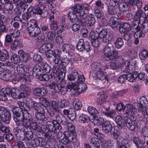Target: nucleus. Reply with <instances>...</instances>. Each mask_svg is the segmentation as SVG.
Listing matches in <instances>:
<instances>
[{
    "mask_svg": "<svg viewBox=\"0 0 148 148\" xmlns=\"http://www.w3.org/2000/svg\"><path fill=\"white\" fill-rule=\"evenodd\" d=\"M115 121L119 128H122L126 125L128 129L134 131L137 127V123L127 116H125L123 119L121 116L117 115L115 117Z\"/></svg>",
    "mask_w": 148,
    "mask_h": 148,
    "instance_id": "f257e3e1",
    "label": "nucleus"
},
{
    "mask_svg": "<svg viewBox=\"0 0 148 148\" xmlns=\"http://www.w3.org/2000/svg\"><path fill=\"white\" fill-rule=\"evenodd\" d=\"M25 24H27V29L30 36L36 37L40 33L41 30L38 25L36 21L32 19L28 23L25 22Z\"/></svg>",
    "mask_w": 148,
    "mask_h": 148,
    "instance_id": "f03ea898",
    "label": "nucleus"
},
{
    "mask_svg": "<svg viewBox=\"0 0 148 148\" xmlns=\"http://www.w3.org/2000/svg\"><path fill=\"white\" fill-rule=\"evenodd\" d=\"M41 127L42 130L44 132V136L45 138L48 139L53 138L56 135L57 132L56 130H55L53 124L48 126L42 125Z\"/></svg>",
    "mask_w": 148,
    "mask_h": 148,
    "instance_id": "7ed1b4c3",
    "label": "nucleus"
},
{
    "mask_svg": "<svg viewBox=\"0 0 148 148\" xmlns=\"http://www.w3.org/2000/svg\"><path fill=\"white\" fill-rule=\"evenodd\" d=\"M18 122L17 124V125L18 126H23L28 129L30 128L29 127H31L33 130L38 132H40L42 130V127L37 124L34 120L33 119L27 122L25 121Z\"/></svg>",
    "mask_w": 148,
    "mask_h": 148,
    "instance_id": "20e7f679",
    "label": "nucleus"
},
{
    "mask_svg": "<svg viewBox=\"0 0 148 148\" xmlns=\"http://www.w3.org/2000/svg\"><path fill=\"white\" fill-rule=\"evenodd\" d=\"M68 79L71 81H74L78 84L80 82L85 81V77L83 75H79L76 70L73 71L72 73L67 76Z\"/></svg>",
    "mask_w": 148,
    "mask_h": 148,
    "instance_id": "39448f33",
    "label": "nucleus"
},
{
    "mask_svg": "<svg viewBox=\"0 0 148 148\" xmlns=\"http://www.w3.org/2000/svg\"><path fill=\"white\" fill-rule=\"evenodd\" d=\"M11 110L14 115V120L17 125V123H18V122L23 121L22 120H20V118L23 114V111L21 108L14 106H11Z\"/></svg>",
    "mask_w": 148,
    "mask_h": 148,
    "instance_id": "423d86ee",
    "label": "nucleus"
},
{
    "mask_svg": "<svg viewBox=\"0 0 148 148\" xmlns=\"http://www.w3.org/2000/svg\"><path fill=\"white\" fill-rule=\"evenodd\" d=\"M11 114L5 108L0 106V118L3 122L9 123L11 119Z\"/></svg>",
    "mask_w": 148,
    "mask_h": 148,
    "instance_id": "0eeeda50",
    "label": "nucleus"
},
{
    "mask_svg": "<svg viewBox=\"0 0 148 148\" xmlns=\"http://www.w3.org/2000/svg\"><path fill=\"white\" fill-rule=\"evenodd\" d=\"M130 62L128 61L126 62L124 64L125 69L126 71L129 73L127 75H126V80L130 82H134L136 78L137 71H134L133 73H130L131 72Z\"/></svg>",
    "mask_w": 148,
    "mask_h": 148,
    "instance_id": "6e6552de",
    "label": "nucleus"
},
{
    "mask_svg": "<svg viewBox=\"0 0 148 148\" xmlns=\"http://www.w3.org/2000/svg\"><path fill=\"white\" fill-rule=\"evenodd\" d=\"M135 107L133 104L128 103L124 106V112L127 115H130L131 117V119L135 121L136 119L135 114L134 111L135 110Z\"/></svg>",
    "mask_w": 148,
    "mask_h": 148,
    "instance_id": "1a4fd4ad",
    "label": "nucleus"
},
{
    "mask_svg": "<svg viewBox=\"0 0 148 148\" xmlns=\"http://www.w3.org/2000/svg\"><path fill=\"white\" fill-rule=\"evenodd\" d=\"M32 146L34 147L45 146L47 144L46 140L41 138H35L31 140Z\"/></svg>",
    "mask_w": 148,
    "mask_h": 148,
    "instance_id": "9d476101",
    "label": "nucleus"
},
{
    "mask_svg": "<svg viewBox=\"0 0 148 148\" xmlns=\"http://www.w3.org/2000/svg\"><path fill=\"white\" fill-rule=\"evenodd\" d=\"M110 109V107H105L103 106L99 109V110L105 116L113 119L116 116V114L114 110H109Z\"/></svg>",
    "mask_w": 148,
    "mask_h": 148,
    "instance_id": "9b49d317",
    "label": "nucleus"
},
{
    "mask_svg": "<svg viewBox=\"0 0 148 148\" xmlns=\"http://www.w3.org/2000/svg\"><path fill=\"white\" fill-rule=\"evenodd\" d=\"M73 10L75 12L79 14L80 17L82 19L86 18L88 15L87 13L83 10L82 4L79 3L75 4L73 6Z\"/></svg>",
    "mask_w": 148,
    "mask_h": 148,
    "instance_id": "f8f14e48",
    "label": "nucleus"
},
{
    "mask_svg": "<svg viewBox=\"0 0 148 148\" xmlns=\"http://www.w3.org/2000/svg\"><path fill=\"white\" fill-rule=\"evenodd\" d=\"M62 69V67L61 68H59L56 65L54 66L51 70L53 74H52L51 73L50 75L51 77H52L53 76H55L58 75L59 78L60 80H62L65 77L66 72H65L64 75L62 77V75L63 71L62 70H61Z\"/></svg>",
    "mask_w": 148,
    "mask_h": 148,
    "instance_id": "ddd939ff",
    "label": "nucleus"
},
{
    "mask_svg": "<svg viewBox=\"0 0 148 148\" xmlns=\"http://www.w3.org/2000/svg\"><path fill=\"white\" fill-rule=\"evenodd\" d=\"M120 21V19L119 17H112L110 19V25L112 29L116 31L118 30L120 25H121Z\"/></svg>",
    "mask_w": 148,
    "mask_h": 148,
    "instance_id": "4468645a",
    "label": "nucleus"
},
{
    "mask_svg": "<svg viewBox=\"0 0 148 148\" xmlns=\"http://www.w3.org/2000/svg\"><path fill=\"white\" fill-rule=\"evenodd\" d=\"M54 122L60 123L62 125H66L68 123V119L64 115L58 114L53 119Z\"/></svg>",
    "mask_w": 148,
    "mask_h": 148,
    "instance_id": "2eb2a0df",
    "label": "nucleus"
},
{
    "mask_svg": "<svg viewBox=\"0 0 148 148\" xmlns=\"http://www.w3.org/2000/svg\"><path fill=\"white\" fill-rule=\"evenodd\" d=\"M147 103V99L144 97L140 98V103L137 104V106L139 111L142 114L147 110L145 106Z\"/></svg>",
    "mask_w": 148,
    "mask_h": 148,
    "instance_id": "dca6fc26",
    "label": "nucleus"
},
{
    "mask_svg": "<svg viewBox=\"0 0 148 148\" xmlns=\"http://www.w3.org/2000/svg\"><path fill=\"white\" fill-rule=\"evenodd\" d=\"M68 16L70 20V21L73 23H82L84 22L83 19H80L77 17V16L75 12L72 11L69 12L68 14Z\"/></svg>",
    "mask_w": 148,
    "mask_h": 148,
    "instance_id": "f3484780",
    "label": "nucleus"
},
{
    "mask_svg": "<svg viewBox=\"0 0 148 148\" xmlns=\"http://www.w3.org/2000/svg\"><path fill=\"white\" fill-rule=\"evenodd\" d=\"M43 71L41 67L39 65L37 64L34 66L32 69V73L33 75V77L36 78H38L40 75H41L43 73Z\"/></svg>",
    "mask_w": 148,
    "mask_h": 148,
    "instance_id": "a211bd4d",
    "label": "nucleus"
},
{
    "mask_svg": "<svg viewBox=\"0 0 148 148\" xmlns=\"http://www.w3.org/2000/svg\"><path fill=\"white\" fill-rule=\"evenodd\" d=\"M22 127L20 128L19 127H14L13 130V132L16 136L21 140H24V138L23 137V132L25 130L24 129L23 126Z\"/></svg>",
    "mask_w": 148,
    "mask_h": 148,
    "instance_id": "6ab92c4d",
    "label": "nucleus"
},
{
    "mask_svg": "<svg viewBox=\"0 0 148 148\" xmlns=\"http://www.w3.org/2000/svg\"><path fill=\"white\" fill-rule=\"evenodd\" d=\"M10 88L8 87L2 88L0 91V100L5 101L8 99L9 97V92L10 91Z\"/></svg>",
    "mask_w": 148,
    "mask_h": 148,
    "instance_id": "aec40b11",
    "label": "nucleus"
},
{
    "mask_svg": "<svg viewBox=\"0 0 148 148\" xmlns=\"http://www.w3.org/2000/svg\"><path fill=\"white\" fill-rule=\"evenodd\" d=\"M69 63H70L71 65L72 64H73V62L71 59H69L67 57H63V58H62V69L61 70H62L63 71L62 72V77L64 75L65 72H66V68L67 66Z\"/></svg>",
    "mask_w": 148,
    "mask_h": 148,
    "instance_id": "412c9836",
    "label": "nucleus"
},
{
    "mask_svg": "<svg viewBox=\"0 0 148 148\" xmlns=\"http://www.w3.org/2000/svg\"><path fill=\"white\" fill-rule=\"evenodd\" d=\"M118 51L116 50L114 47L113 49L111 50L104 59L106 61H109L112 59L116 58L118 55Z\"/></svg>",
    "mask_w": 148,
    "mask_h": 148,
    "instance_id": "4be33fe9",
    "label": "nucleus"
},
{
    "mask_svg": "<svg viewBox=\"0 0 148 148\" xmlns=\"http://www.w3.org/2000/svg\"><path fill=\"white\" fill-rule=\"evenodd\" d=\"M25 130L23 132V137L24 138V140H29L33 137V134L32 131L30 128L28 129L24 127Z\"/></svg>",
    "mask_w": 148,
    "mask_h": 148,
    "instance_id": "5701e85b",
    "label": "nucleus"
},
{
    "mask_svg": "<svg viewBox=\"0 0 148 148\" xmlns=\"http://www.w3.org/2000/svg\"><path fill=\"white\" fill-rule=\"evenodd\" d=\"M34 94L38 97L44 96L46 95L47 91L44 87L36 88L33 90Z\"/></svg>",
    "mask_w": 148,
    "mask_h": 148,
    "instance_id": "b1692460",
    "label": "nucleus"
},
{
    "mask_svg": "<svg viewBox=\"0 0 148 148\" xmlns=\"http://www.w3.org/2000/svg\"><path fill=\"white\" fill-rule=\"evenodd\" d=\"M74 47L68 44H65L62 46V50L66 53H67L71 56H72L74 52Z\"/></svg>",
    "mask_w": 148,
    "mask_h": 148,
    "instance_id": "393cba45",
    "label": "nucleus"
},
{
    "mask_svg": "<svg viewBox=\"0 0 148 148\" xmlns=\"http://www.w3.org/2000/svg\"><path fill=\"white\" fill-rule=\"evenodd\" d=\"M112 126L110 121H106L103 123L102 126V131L105 133H108L111 131Z\"/></svg>",
    "mask_w": 148,
    "mask_h": 148,
    "instance_id": "a878e982",
    "label": "nucleus"
},
{
    "mask_svg": "<svg viewBox=\"0 0 148 148\" xmlns=\"http://www.w3.org/2000/svg\"><path fill=\"white\" fill-rule=\"evenodd\" d=\"M131 29L130 24L125 22L123 24H121L119 27V32L121 34L125 32H129Z\"/></svg>",
    "mask_w": 148,
    "mask_h": 148,
    "instance_id": "bb28decb",
    "label": "nucleus"
},
{
    "mask_svg": "<svg viewBox=\"0 0 148 148\" xmlns=\"http://www.w3.org/2000/svg\"><path fill=\"white\" fill-rule=\"evenodd\" d=\"M10 91L9 92V97H11L15 99L21 98V91L16 88H14L12 89L10 88Z\"/></svg>",
    "mask_w": 148,
    "mask_h": 148,
    "instance_id": "cd10ccee",
    "label": "nucleus"
},
{
    "mask_svg": "<svg viewBox=\"0 0 148 148\" xmlns=\"http://www.w3.org/2000/svg\"><path fill=\"white\" fill-rule=\"evenodd\" d=\"M50 16L49 20L50 21V27L51 29V30H56L58 29V25L57 21H54V13L52 11H51Z\"/></svg>",
    "mask_w": 148,
    "mask_h": 148,
    "instance_id": "c85d7f7f",
    "label": "nucleus"
},
{
    "mask_svg": "<svg viewBox=\"0 0 148 148\" xmlns=\"http://www.w3.org/2000/svg\"><path fill=\"white\" fill-rule=\"evenodd\" d=\"M110 62V67L112 70L120 68L122 65V63L116 58L112 59Z\"/></svg>",
    "mask_w": 148,
    "mask_h": 148,
    "instance_id": "c756f323",
    "label": "nucleus"
},
{
    "mask_svg": "<svg viewBox=\"0 0 148 148\" xmlns=\"http://www.w3.org/2000/svg\"><path fill=\"white\" fill-rule=\"evenodd\" d=\"M146 17V13L142 10L139 9L136 12L134 16V18L136 19L141 21L145 18Z\"/></svg>",
    "mask_w": 148,
    "mask_h": 148,
    "instance_id": "7c9ffc66",
    "label": "nucleus"
},
{
    "mask_svg": "<svg viewBox=\"0 0 148 148\" xmlns=\"http://www.w3.org/2000/svg\"><path fill=\"white\" fill-rule=\"evenodd\" d=\"M76 86V89L77 90V93L78 94L80 93L84 92L87 89V87L86 84L83 82H80Z\"/></svg>",
    "mask_w": 148,
    "mask_h": 148,
    "instance_id": "2f4dec72",
    "label": "nucleus"
},
{
    "mask_svg": "<svg viewBox=\"0 0 148 148\" xmlns=\"http://www.w3.org/2000/svg\"><path fill=\"white\" fill-rule=\"evenodd\" d=\"M52 47V45L50 43H47L42 45L39 49V52L43 54H45L48 51L51 49Z\"/></svg>",
    "mask_w": 148,
    "mask_h": 148,
    "instance_id": "473e14b6",
    "label": "nucleus"
},
{
    "mask_svg": "<svg viewBox=\"0 0 148 148\" xmlns=\"http://www.w3.org/2000/svg\"><path fill=\"white\" fill-rule=\"evenodd\" d=\"M108 68V66L106 65L103 66L101 63H95L92 69L94 71L98 72L106 70Z\"/></svg>",
    "mask_w": 148,
    "mask_h": 148,
    "instance_id": "72a5a7b5",
    "label": "nucleus"
},
{
    "mask_svg": "<svg viewBox=\"0 0 148 148\" xmlns=\"http://www.w3.org/2000/svg\"><path fill=\"white\" fill-rule=\"evenodd\" d=\"M57 87L56 88V92L62 95H64L68 90L66 87L62 86L61 84L59 83L58 84Z\"/></svg>",
    "mask_w": 148,
    "mask_h": 148,
    "instance_id": "f704fd0d",
    "label": "nucleus"
},
{
    "mask_svg": "<svg viewBox=\"0 0 148 148\" xmlns=\"http://www.w3.org/2000/svg\"><path fill=\"white\" fill-rule=\"evenodd\" d=\"M114 36V32L112 31H109L107 35L101 39H102L103 42L105 43H108L111 41Z\"/></svg>",
    "mask_w": 148,
    "mask_h": 148,
    "instance_id": "c9c22d12",
    "label": "nucleus"
},
{
    "mask_svg": "<svg viewBox=\"0 0 148 148\" xmlns=\"http://www.w3.org/2000/svg\"><path fill=\"white\" fill-rule=\"evenodd\" d=\"M35 115L36 121L39 122L45 121L47 120V118L45 117V113L35 112Z\"/></svg>",
    "mask_w": 148,
    "mask_h": 148,
    "instance_id": "e433bc0d",
    "label": "nucleus"
},
{
    "mask_svg": "<svg viewBox=\"0 0 148 148\" xmlns=\"http://www.w3.org/2000/svg\"><path fill=\"white\" fill-rule=\"evenodd\" d=\"M76 134L75 135L73 134H68L67 135L66 134L65 136L66 137L67 139L69 142L73 143L75 144L78 143V140L76 137Z\"/></svg>",
    "mask_w": 148,
    "mask_h": 148,
    "instance_id": "4c0bfd02",
    "label": "nucleus"
},
{
    "mask_svg": "<svg viewBox=\"0 0 148 148\" xmlns=\"http://www.w3.org/2000/svg\"><path fill=\"white\" fill-rule=\"evenodd\" d=\"M90 143L95 148H98L100 147L101 141L98 138L92 137L90 139Z\"/></svg>",
    "mask_w": 148,
    "mask_h": 148,
    "instance_id": "58836bf2",
    "label": "nucleus"
},
{
    "mask_svg": "<svg viewBox=\"0 0 148 148\" xmlns=\"http://www.w3.org/2000/svg\"><path fill=\"white\" fill-rule=\"evenodd\" d=\"M108 13L110 15H113L116 14L118 12V7L109 5L108 6Z\"/></svg>",
    "mask_w": 148,
    "mask_h": 148,
    "instance_id": "ea45409f",
    "label": "nucleus"
},
{
    "mask_svg": "<svg viewBox=\"0 0 148 148\" xmlns=\"http://www.w3.org/2000/svg\"><path fill=\"white\" fill-rule=\"evenodd\" d=\"M18 55L20 56L22 61L26 62L29 59V54L25 53L23 50H20L18 51Z\"/></svg>",
    "mask_w": 148,
    "mask_h": 148,
    "instance_id": "a19ab883",
    "label": "nucleus"
},
{
    "mask_svg": "<svg viewBox=\"0 0 148 148\" xmlns=\"http://www.w3.org/2000/svg\"><path fill=\"white\" fill-rule=\"evenodd\" d=\"M16 69L19 73L23 75L26 73L27 68L25 65L20 64L17 66Z\"/></svg>",
    "mask_w": 148,
    "mask_h": 148,
    "instance_id": "79ce46f5",
    "label": "nucleus"
},
{
    "mask_svg": "<svg viewBox=\"0 0 148 148\" xmlns=\"http://www.w3.org/2000/svg\"><path fill=\"white\" fill-rule=\"evenodd\" d=\"M129 4L126 2H120L118 6V9H119L120 11L123 12L126 11L128 8Z\"/></svg>",
    "mask_w": 148,
    "mask_h": 148,
    "instance_id": "37998d69",
    "label": "nucleus"
},
{
    "mask_svg": "<svg viewBox=\"0 0 148 148\" xmlns=\"http://www.w3.org/2000/svg\"><path fill=\"white\" fill-rule=\"evenodd\" d=\"M22 115V117L20 119V120H22L27 122L33 119L31 114L27 111L25 113L23 112V114Z\"/></svg>",
    "mask_w": 148,
    "mask_h": 148,
    "instance_id": "c03bdc74",
    "label": "nucleus"
},
{
    "mask_svg": "<svg viewBox=\"0 0 148 148\" xmlns=\"http://www.w3.org/2000/svg\"><path fill=\"white\" fill-rule=\"evenodd\" d=\"M17 104L20 108H21L22 110H23L28 112L30 110L29 106L26 102L18 101L17 102Z\"/></svg>",
    "mask_w": 148,
    "mask_h": 148,
    "instance_id": "a18cd8bd",
    "label": "nucleus"
},
{
    "mask_svg": "<svg viewBox=\"0 0 148 148\" xmlns=\"http://www.w3.org/2000/svg\"><path fill=\"white\" fill-rule=\"evenodd\" d=\"M114 47L111 43H109L107 45L103 48V52L104 54V58L108 55L111 50L113 49Z\"/></svg>",
    "mask_w": 148,
    "mask_h": 148,
    "instance_id": "49530a36",
    "label": "nucleus"
},
{
    "mask_svg": "<svg viewBox=\"0 0 148 148\" xmlns=\"http://www.w3.org/2000/svg\"><path fill=\"white\" fill-rule=\"evenodd\" d=\"M115 47L118 49H121L124 45L123 38L119 37L117 38L114 42Z\"/></svg>",
    "mask_w": 148,
    "mask_h": 148,
    "instance_id": "de8ad7c7",
    "label": "nucleus"
},
{
    "mask_svg": "<svg viewBox=\"0 0 148 148\" xmlns=\"http://www.w3.org/2000/svg\"><path fill=\"white\" fill-rule=\"evenodd\" d=\"M78 121L80 123H88L89 121V118L87 115L82 114L79 116Z\"/></svg>",
    "mask_w": 148,
    "mask_h": 148,
    "instance_id": "09e8293b",
    "label": "nucleus"
},
{
    "mask_svg": "<svg viewBox=\"0 0 148 148\" xmlns=\"http://www.w3.org/2000/svg\"><path fill=\"white\" fill-rule=\"evenodd\" d=\"M34 104V109L37 111L36 112H39L40 113L45 112L44 109L46 108L45 107L40 106L39 104L37 103H35Z\"/></svg>",
    "mask_w": 148,
    "mask_h": 148,
    "instance_id": "8fccbe9b",
    "label": "nucleus"
},
{
    "mask_svg": "<svg viewBox=\"0 0 148 148\" xmlns=\"http://www.w3.org/2000/svg\"><path fill=\"white\" fill-rule=\"evenodd\" d=\"M11 60L12 63L17 64L20 62L21 59L18 55L14 53L11 56Z\"/></svg>",
    "mask_w": 148,
    "mask_h": 148,
    "instance_id": "3c124183",
    "label": "nucleus"
},
{
    "mask_svg": "<svg viewBox=\"0 0 148 148\" xmlns=\"http://www.w3.org/2000/svg\"><path fill=\"white\" fill-rule=\"evenodd\" d=\"M139 56L141 60H145L148 58V51L146 49H144L140 52Z\"/></svg>",
    "mask_w": 148,
    "mask_h": 148,
    "instance_id": "603ef678",
    "label": "nucleus"
},
{
    "mask_svg": "<svg viewBox=\"0 0 148 148\" xmlns=\"http://www.w3.org/2000/svg\"><path fill=\"white\" fill-rule=\"evenodd\" d=\"M112 133L114 138L116 140L117 142L118 143L119 140L122 138L121 132L119 130L114 129Z\"/></svg>",
    "mask_w": 148,
    "mask_h": 148,
    "instance_id": "864d4df0",
    "label": "nucleus"
},
{
    "mask_svg": "<svg viewBox=\"0 0 148 148\" xmlns=\"http://www.w3.org/2000/svg\"><path fill=\"white\" fill-rule=\"evenodd\" d=\"M59 109H51L48 112V114L50 117L52 119H54L56 116L60 113Z\"/></svg>",
    "mask_w": 148,
    "mask_h": 148,
    "instance_id": "5fc2aeb1",
    "label": "nucleus"
},
{
    "mask_svg": "<svg viewBox=\"0 0 148 148\" xmlns=\"http://www.w3.org/2000/svg\"><path fill=\"white\" fill-rule=\"evenodd\" d=\"M141 27L138 29H137L134 30L135 34L134 35V37H137L139 38L143 37L145 36V34L143 30H141Z\"/></svg>",
    "mask_w": 148,
    "mask_h": 148,
    "instance_id": "6e6d98bb",
    "label": "nucleus"
},
{
    "mask_svg": "<svg viewBox=\"0 0 148 148\" xmlns=\"http://www.w3.org/2000/svg\"><path fill=\"white\" fill-rule=\"evenodd\" d=\"M21 46V42L18 40H15L10 46V47L12 50H15Z\"/></svg>",
    "mask_w": 148,
    "mask_h": 148,
    "instance_id": "4d7b16f0",
    "label": "nucleus"
},
{
    "mask_svg": "<svg viewBox=\"0 0 148 148\" xmlns=\"http://www.w3.org/2000/svg\"><path fill=\"white\" fill-rule=\"evenodd\" d=\"M106 73H104L102 71L97 72L95 74L96 77L99 79L101 80H103L106 79L107 77L106 75L105 74Z\"/></svg>",
    "mask_w": 148,
    "mask_h": 148,
    "instance_id": "13d9d810",
    "label": "nucleus"
},
{
    "mask_svg": "<svg viewBox=\"0 0 148 148\" xmlns=\"http://www.w3.org/2000/svg\"><path fill=\"white\" fill-rule=\"evenodd\" d=\"M85 43L84 40L82 39H80L78 41L76 46V48L79 51H83L84 49Z\"/></svg>",
    "mask_w": 148,
    "mask_h": 148,
    "instance_id": "bf43d9fd",
    "label": "nucleus"
},
{
    "mask_svg": "<svg viewBox=\"0 0 148 148\" xmlns=\"http://www.w3.org/2000/svg\"><path fill=\"white\" fill-rule=\"evenodd\" d=\"M89 113L93 116H96L98 115V111L97 110L92 106H89L87 108Z\"/></svg>",
    "mask_w": 148,
    "mask_h": 148,
    "instance_id": "052dcab7",
    "label": "nucleus"
},
{
    "mask_svg": "<svg viewBox=\"0 0 148 148\" xmlns=\"http://www.w3.org/2000/svg\"><path fill=\"white\" fill-rule=\"evenodd\" d=\"M134 21L132 22V28L134 30L136 29H138L140 27H141V26L139 25V24L140 23V21H139V20L135 19L134 18H133Z\"/></svg>",
    "mask_w": 148,
    "mask_h": 148,
    "instance_id": "680f3d73",
    "label": "nucleus"
},
{
    "mask_svg": "<svg viewBox=\"0 0 148 148\" xmlns=\"http://www.w3.org/2000/svg\"><path fill=\"white\" fill-rule=\"evenodd\" d=\"M73 104L75 108L77 110L80 109L82 106V102L78 99H75L74 100Z\"/></svg>",
    "mask_w": 148,
    "mask_h": 148,
    "instance_id": "e2e57ef3",
    "label": "nucleus"
},
{
    "mask_svg": "<svg viewBox=\"0 0 148 148\" xmlns=\"http://www.w3.org/2000/svg\"><path fill=\"white\" fill-rule=\"evenodd\" d=\"M104 119L101 117H95L93 120V123L94 125H99L102 124L104 123Z\"/></svg>",
    "mask_w": 148,
    "mask_h": 148,
    "instance_id": "0e129e2a",
    "label": "nucleus"
},
{
    "mask_svg": "<svg viewBox=\"0 0 148 148\" xmlns=\"http://www.w3.org/2000/svg\"><path fill=\"white\" fill-rule=\"evenodd\" d=\"M90 37L91 40L100 39L99 33L95 30L92 31L90 32Z\"/></svg>",
    "mask_w": 148,
    "mask_h": 148,
    "instance_id": "69168bd1",
    "label": "nucleus"
},
{
    "mask_svg": "<svg viewBox=\"0 0 148 148\" xmlns=\"http://www.w3.org/2000/svg\"><path fill=\"white\" fill-rule=\"evenodd\" d=\"M11 77V74L9 73H4L3 72L0 73V79L3 80L8 81Z\"/></svg>",
    "mask_w": 148,
    "mask_h": 148,
    "instance_id": "338daca9",
    "label": "nucleus"
},
{
    "mask_svg": "<svg viewBox=\"0 0 148 148\" xmlns=\"http://www.w3.org/2000/svg\"><path fill=\"white\" fill-rule=\"evenodd\" d=\"M12 148H26L23 142L19 141L15 142L13 145Z\"/></svg>",
    "mask_w": 148,
    "mask_h": 148,
    "instance_id": "774afa93",
    "label": "nucleus"
}]
</instances>
